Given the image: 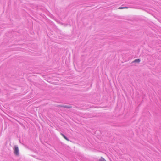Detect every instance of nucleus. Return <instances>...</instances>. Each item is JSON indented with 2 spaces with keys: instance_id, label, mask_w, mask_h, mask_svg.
<instances>
[{
  "instance_id": "nucleus-1",
  "label": "nucleus",
  "mask_w": 161,
  "mask_h": 161,
  "mask_svg": "<svg viewBox=\"0 0 161 161\" xmlns=\"http://www.w3.org/2000/svg\"><path fill=\"white\" fill-rule=\"evenodd\" d=\"M14 153L16 155H18L19 154V150L17 146H14Z\"/></svg>"
},
{
  "instance_id": "nucleus-2",
  "label": "nucleus",
  "mask_w": 161,
  "mask_h": 161,
  "mask_svg": "<svg viewBox=\"0 0 161 161\" xmlns=\"http://www.w3.org/2000/svg\"><path fill=\"white\" fill-rule=\"evenodd\" d=\"M61 135L63 136V137L66 140L69 141V139L63 134H61Z\"/></svg>"
},
{
  "instance_id": "nucleus-3",
  "label": "nucleus",
  "mask_w": 161,
  "mask_h": 161,
  "mask_svg": "<svg viewBox=\"0 0 161 161\" xmlns=\"http://www.w3.org/2000/svg\"><path fill=\"white\" fill-rule=\"evenodd\" d=\"M140 59H135L134 62H138V63H139L140 62Z\"/></svg>"
},
{
  "instance_id": "nucleus-4",
  "label": "nucleus",
  "mask_w": 161,
  "mask_h": 161,
  "mask_svg": "<svg viewBox=\"0 0 161 161\" xmlns=\"http://www.w3.org/2000/svg\"><path fill=\"white\" fill-rule=\"evenodd\" d=\"M99 161H106L104 158H103V157H101L100 159L99 160Z\"/></svg>"
},
{
  "instance_id": "nucleus-5",
  "label": "nucleus",
  "mask_w": 161,
  "mask_h": 161,
  "mask_svg": "<svg viewBox=\"0 0 161 161\" xmlns=\"http://www.w3.org/2000/svg\"><path fill=\"white\" fill-rule=\"evenodd\" d=\"M128 8V7H120L119 8V9H124V8Z\"/></svg>"
}]
</instances>
